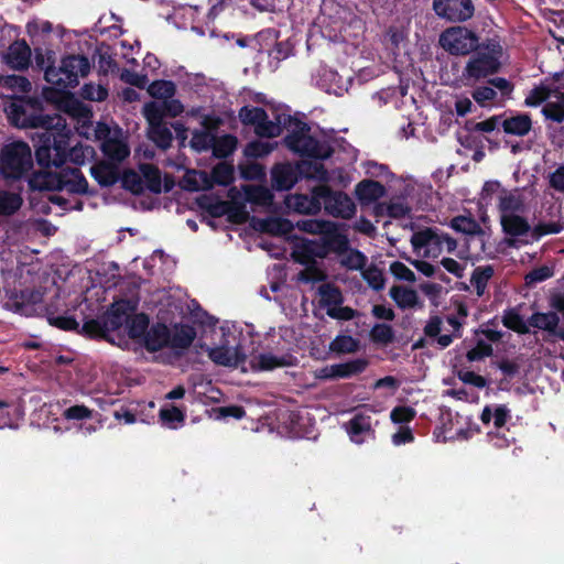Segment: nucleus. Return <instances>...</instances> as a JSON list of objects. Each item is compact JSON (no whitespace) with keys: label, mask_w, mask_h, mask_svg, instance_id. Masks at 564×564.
<instances>
[{"label":"nucleus","mask_w":564,"mask_h":564,"mask_svg":"<svg viewBox=\"0 0 564 564\" xmlns=\"http://www.w3.org/2000/svg\"><path fill=\"white\" fill-rule=\"evenodd\" d=\"M4 111L11 126L22 129L42 128L35 149V159L40 166H58L65 160L67 134L55 131L61 124L58 116L43 115V101L37 97H19L6 106Z\"/></svg>","instance_id":"f257e3e1"},{"label":"nucleus","mask_w":564,"mask_h":564,"mask_svg":"<svg viewBox=\"0 0 564 564\" xmlns=\"http://www.w3.org/2000/svg\"><path fill=\"white\" fill-rule=\"evenodd\" d=\"M40 166L33 171L28 178V188L34 192H57L65 189L69 194L86 195L89 193L88 182L78 167L61 166L58 171H51V167Z\"/></svg>","instance_id":"f03ea898"},{"label":"nucleus","mask_w":564,"mask_h":564,"mask_svg":"<svg viewBox=\"0 0 564 564\" xmlns=\"http://www.w3.org/2000/svg\"><path fill=\"white\" fill-rule=\"evenodd\" d=\"M282 129L289 131L283 142L292 152L311 159L326 160L334 153V148L327 141H319L310 135L311 127L288 113H283Z\"/></svg>","instance_id":"7ed1b4c3"},{"label":"nucleus","mask_w":564,"mask_h":564,"mask_svg":"<svg viewBox=\"0 0 564 564\" xmlns=\"http://www.w3.org/2000/svg\"><path fill=\"white\" fill-rule=\"evenodd\" d=\"M32 169V152L26 142L13 141L4 144L0 150V175L7 182L29 177Z\"/></svg>","instance_id":"20e7f679"},{"label":"nucleus","mask_w":564,"mask_h":564,"mask_svg":"<svg viewBox=\"0 0 564 564\" xmlns=\"http://www.w3.org/2000/svg\"><path fill=\"white\" fill-rule=\"evenodd\" d=\"M91 66L93 64L87 56L68 54L62 57L58 67L46 66L45 80L61 88H75L80 78L89 75Z\"/></svg>","instance_id":"39448f33"},{"label":"nucleus","mask_w":564,"mask_h":564,"mask_svg":"<svg viewBox=\"0 0 564 564\" xmlns=\"http://www.w3.org/2000/svg\"><path fill=\"white\" fill-rule=\"evenodd\" d=\"M441 47L453 56H467L480 48V36L471 29L453 25L445 29L438 39Z\"/></svg>","instance_id":"423d86ee"},{"label":"nucleus","mask_w":564,"mask_h":564,"mask_svg":"<svg viewBox=\"0 0 564 564\" xmlns=\"http://www.w3.org/2000/svg\"><path fill=\"white\" fill-rule=\"evenodd\" d=\"M327 215L335 218L350 219L356 214L354 200L341 191H334L326 185L315 187Z\"/></svg>","instance_id":"0eeeda50"},{"label":"nucleus","mask_w":564,"mask_h":564,"mask_svg":"<svg viewBox=\"0 0 564 564\" xmlns=\"http://www.w3.org/2000/svg\"><path fill=\"white\" fill-rule=\"evenodd\" d=\"M471 54L462 73V78L466 84L470 80L478 82L499 72L501 64L492 53L477 50Z\"/></svg>","instance_id":"6e6552de"},{"label":"nucleus","mask_w":564,"mask_h":564,"mask_svg":"<svg viewBox=\"0 0 564 564\" xmlns=\"http://www.w3.org/2000/svg\"><path fill=\"white\" fill-rule=\"evenodd\" d=\"M432 9L440 19L451 23H464L475 15L471 0H433Z\"/></svg>","instance_id":"1a4fd4ad"},{"label":"nucleus","mask_w":564,"mask_h":564,"mask_svg":"<svg viewBox=\"0 0 564 564\" xmlns=\"http://www.w3.org/2000/svg\"><path fill=\"white\" fill-rule=\"evenodd\" d=\"M528 324L546 333L542 337L545 343L554 344L558 339L564 341V327H558L560 316L556 312H535L528 318Z\"/></svg>","instance_id":"9d476101"},{"label":"nucleus","mask_w":564,"mask_h":564,"mask_svg":"<svg viewBox=\"0 0 564 564\" xmlns=\"http://www.w3.org/2000/svg\"><path fill=\"white\" fill-rule=\"evenodd\" d=\"M502 231L509 236L507 245L512 248H519L520 245L529 243L528 239L522 237L531 232V226L528 220L517 214L500 215Z\"/></svg>","instance_id":"9b49d317"},{"label":"nucleus","mask_w":564,"mask_h":564,"mask_svg":"<svg viewBox=\"0 0 564 564\" xmlns=\"http://www.w3.org/2000/svg\"><path fill=\"white\" fill-rule=\"evenodd\" d=\"M43 293L34 288H24L21 290H14L6 307L21 315H32L35 311L34 306L42 302Z\"/></svg>","instance_id":"f8f14e48"},{"label":"nucleus","mask_w":564,"mask_h":564,"mask_svg":"<svg viewBox=\"0 0 564 564\" xmlns=\"http://www.w3.org/2000/svg\"><path fill=\"white\" fill-rule=\"evenodd\" d=\"M315 256H322L316 253L310 245H304L301 251L296 254L295 260L305 265V269L299 272L297 280L303 283H315L323 282L327 279V274L321 269L316 261Z\"/></svg>","instance_id":"ddd939ff"},{"label":"nucleus","mask_w":564,"mask_h":564,"mask_svg":"<svg viewBox=\"0 0 564 564\" xmlns=\"http://www.w3.org/2000/svg\"><path fill=\"white\" fill-rule=\"evenodd\" d=\"M208 357L218 366L224 367H238L243 364L247 359L246 354L242 351L240 346L230 348L227 346H219L212 348L208 352Z\"/></svg>","instance_id":"4468645a"},{"label":"nucleus","mask_w":564,"mask_h":564,"mask_svg":"<svg viewBox=\"0 0 564 564\" xmlns=\"http://www.w3.org/2000/svg\"><path fill=\"white\" fill-rule=\"evenodd\" d=\"M297 180V172L291 163H278L271 170V185L275 191H289Z\"/></svg>","instance_id":"2eb2a0df"},{"label":"nucleus","mask_w":564,"mask_h":564,"mask_svg":"<svg viewBox=\"0 0 564 564\" xmlns=\"http://www.w3.org/2000/svg\"><path fill=\"white\" fill-rule=\"evenodd\" d=\"M133 310L134 306L131 305L128 300L117 301L111 304L110 308L104 316L106 325H108V329L115 332L121 328L122 325H126Z\"/></svg>","instance_id":"dca6fc26"},{"label":"nucleus","mask_w":564,"mask_h":564,"mask_svg":"<svg viewBox=\"0 0 564 564\" xmlns=\"http://www.w3.org/2000/svg\"><path fill=\"white\" fill-rule=\"evenodd\" d=\"M252 226L256 230L272 236H284L293 231L291 220L282 217L252 218Z\"/></svg>","instance_id":"f3484780"},{"label":"nucleus","mask_w":564,"mask_h":564,"mask_svg":"<svg viewBox=\"0 0 564 564\" xmlns=\"http://www.w3.org/2000/svg\"><path fill=\"white\" fill-rule=\"evenodd\" d=\"M286 205L299 214L315 215L322 208V199L313 189L312 195L294 194L286 198Z\"/></svg>","instance_id":"a211bd4d"},{"label":"nucleus","mask_w":564,"mask_h":564,"mask_svg":"<svg viewBox=\"0 0 564 564\" xmlns=\"http://www.w3.org/2000/svg\"><path fill=\"white\" fill-rule=\"evenodd\" d=\"M143 345L150 352L170 348V328L163 323L153 324L144 335Z\"/></svg>","instance_id":"6ab92c4d"},{"label":"nucleus","mask_w":564,"mask_h":564,"mask_svg":"<svg viewBox=\"0 0 564 564\" xmlns=\"http://www.w3.org/2000/svg\"><path fill=\"white\" fill-rule=\"evenodd\" d=\"M6 59L7 64L13 69H26L30 65L31 48L25 41H17L9 46Z\"/></svg>","instance_id":"aec40b11"},{"label":"nucleus","mask_w":564,"mask_h":564,"mask_svg":"<svg viewBox=\"0 0 564 564\" xmlns=\"http://www.w3.org/2000/svg\"><path fill=\"white\" fill-rule=\"evenodd\" d=\"M196 338V330L188 324H174L170 329V348L172 349H187L192 346Z\"/></svg>","instance_id":"412c9836"},{"label":"nucleus","mask_w":564,"mask_h":564,"mask_svg":"<svg viewBox=\"0 0 564 564\" xmlns=\"http://www.w3.org/2000/svg\"><path fill=\"white\" fill-rule=\"evenodd\" d=\"M386 194V187L378 181L366 178L355 187V195L361 204H370Z\"/></svg>","instance_id":"4be33fe9"},{"label":"nucleus","mask_w":564,"mask_h":564,"mask_svg":"<svg viewBox=\"0 0 564 564\" xmlns=\"http://www.w3.org/2000/svg\"><path fill=\"white\" fill-rule=\"evenodd\" d=\"M503 132L511 135L524 137L532 129V119L528 113H518L501 122Z\"/></svg>","instance_id":"5701e85b"},{"label":"nucleus","mask_w":564,"mask_h":564,"mask_svg":"<svg viewBox=\"0 0 564 564\" xmlns=\"http://www.w3.org/2000/svg\"><path fill=\"white\" fill-rule=\"evenodd\" d=\"M101 151L112 162L120 163L130 155L127 143L119 139L106 138L101 143Z\"/></svg>","instance_id":"b1692460"},{"label":"nucleus","mask_w":564,"mask_h":564,"mask_svg":"<svg viewBox=\"0 0 564 564\" xmlns=\"http://www.w3.org/2000/svg\"><path fill=\"white\" fill-rule=\"evenodd\" d=\"M283 112L274 113V119L270 120L268 113L265 112L264 120H261L253 129L254 133L260 138H275L282 132L283 124Z\"/></svg>","instance_id":"393cba45"},{"label":"nucleus","mask_w":564,"mask_h":564,"mask_svg":"<svg viewBox=\"0 0 564 564\" xmlns=\"http://www.w3.org/2000/svg\"><path fill=\"white\" fill-rule=\"evenodd\" d=\"M196 204L200 209L207 212L214 218L227 215L229 207V202L215 198L207 194L198 196L196 198Z\"/></svg>","instance_id":"a878e982"},{"label":"nucleus","mask_w":564,"mask_h":564,"mask_svg":"<svg viewBox=\"0 0 564 564\" xmlns=\"http://www.w3.org/2000/svg\"><path fill=\"white\" fill-rule=\"evenodd\" d=\"M238 139L234 134H224L220 137H216L214 134L213 140V155L217 159H226L230 156L237 149Z\"/></svg>","instance_id":"bb28decb"},{"label":"nucleus","mask_w":564,"mask_h":564,"mask_svg":"<svg viewBox=\"0 0 564 564\" xmlns=\"http://www.w3.org/2000/svg\"><path fill=\"white\" fill-rule=\"evenodd\" d=\"M389 295L402 310L414 307L419 302L416 291L402 285H393L389 291Z\"/></svg>","instance_id":"cd10ccee"},{"label":"nucleus","mask_w":564,"mask_h":564,"mask_svg":"<svg viewBox=\"0 0 564 564\" xmlns=\"http://www.w3.org/2000/svg\"><path fill=\"white\" fill-rule=\"evenodd\" d=\"M246 200L258 206H270L273 203V194L262 185H246L243 187Z\"/></svg>","instance_id":"c85d7f7f"},{"label":"nucleus","mask_w":564,"mask_h":564,"mask_svg":"<svg viewBox=\"0 0 564 564\" xmlns=\"http://www.w3.org/2000/svg\"><path fill=\"white\" fill-rule=\"evenodd\" d=\"M317 292L321 296V307H334L341 305L344 302V296L340 289L333 283H324L319 285Z\"/></svg>","instance_id":"c756f323"},{"label":"nucleus","mask_w":564,"mask_h":564,"mask_svg":"<svg viewBox=\"0 0 564 564\" xmlns=\"http://www.w3.org/2000/svg\"><path fill=\"white\" fill-rule=\"evenodd\" d=\"M91 176L100 186H112L119 180L117 170L108 163L101 162L90 170Z\"/></svg>","instance_id":"7c9ffc66"},{"label":"nucleus","mask_w":564,"mask_h":564,"mask_svg":"<svg viewBox=\"0 0 564 564\" xmlns=\"http://www.w3.org/2000/svg\"><path fill=\"white\" fill-rule=\"evenodd\" d=\"M150 319L145 313L131 315L126 323L128 336L131 339H143L149 330Z\"/></svg>","instance_id":"2f4dec72"},{"label":"nucleus","mask_w":564,"mask_h":564,"mask_svg":"<svg viewBox=\"0 0 564 564\" xmlns=\"http://www.w3.org/2000/svg\"><path fill=\"white\" fill-rule=\"evenodd\" d=\"M451 227L457 231L467 236H481L484 230L479 223L470 216H456L451 220Z\"/></svg>","instance_id":"473e14b6"},{"label":"nucleus","mask_w":564,"mask_h":564,"mask_svg":"<svg viewBox=\"0 0 564 564\" xmlns=\"http://www.w3.org/2000/svg\"><path fill=\"white\" fill-rule=\"evenodd\" d=\"M368 367V360L364 358H357L343 364L333 365V369L336 378H351L362 373Z\"/></svg>","instance_id":"72a5a7b5"},{"label":"nucleus","mask_w":564,"mask_h":564,"mask_svg":"<svg viewBox=\"0 0 564 564\" xmlns=\"http://www.w3.org/2000/svg\"><path fill=\"white\" fill-rule=\"evenodd\" d=\"M502 324L508 329H511L520 335L530 333L528 321L525 322L517 308H507L503 311Z\"/></svg>","instance_id":"f704fd0d"},{"label":"nucleus","mask_w":564,"mask_h":564,"mask_svg":"<svg viewBox=\"0 0 564 564\" xmlns=\"http://www.w3.org/2000/svg\"><path fill=\"white\" fill-rule=\"evenodd\" d=\"M150 140L161 150H167L172 145L173 134L166 123L149 127Z\"/></svg>","instance_id":"c9c22d12"},{"label":"nucleus","mask_w":564,"mask_h":564,"mask_svg":"<svg viewBox=\"0 0 564 564\" xmlns=\"http://www.w3.org/2000/svg\"><path fill=\"white\" fill-rule=\"evenodd\" d=\"M348 434L351 441L361 443V435L371 432V417L369 415L356 414L348 422Z\"/></svg>","instance_id":"e433bc0d"},{"label":"nucleus","mask_w":564,"mask_h":564,"mask_svg":"<svg viewBox=\"0 0 564 564\" xmlns=\"http://www.w3.org/2000/svg\"><path fill=\"white\" fill-rule=\"evenodd\" d=\"M143 185L154 194L162 192V175L158 166L153 164L141 165Z\"/></svg>","instance_id":"4c0bfd02"},{"label":"nucleus","mask_w":564,"mask_h":564,"mask_svg":"<svg viewBox=\"0 0 564 564\" xmlns=\"http://www.w3.org/2000/svg\"><path fill=\"white\" fill-rule=\"evenodd\" d=\"M23 205L20 193L0 191V216H11Z\"/></svg>","instance_id":"58836bf2"},{"label":"nucleus","mask_w":564,"mask_h":564,"mask_svg":"<svg viewBox=\"0 0 564 564\" xmlns=\"http://www.w3.org/2000/svg\"><path fill=\"white\" fill-rule=\"evenodd\" d=\"M495 271L491 265L477 267L470 276V283L475 288L478 296H482L489 280L492 278Z\"/></svg>","instance_id":"ea45409f"},{"label":"nucleus","mask_w":564,"mask_h":564,"mask_svg":"<svg viewBox=\"0 0 564 564\" xmlns=\"http://www.w3.org/2000/svg\"><path fill=\"white\" fill-rule=\"evenodd\" d=\"M360 343L350 335H337L329 344V350L336 354H354L359 349Z\"/></svg>","instance_id":"a19ab883"},{"label":"nucleus","mask_w":564,"mask_h":564,"mask_svg":"<svg viewBox=\"0 0 564 564\" xmlns=\"http://www.w3.org/2000/svg\"><path fill=\"white\" fill-rule=\"evenodd\" d=\"M411 243L414 251H421L423 248L438 245V232L432 228L416 231L411 237Z\"/></svg>","instance_id":"79ce46f5"},{"label":"nucleus","mask_w":564,"mask_h":564,"mask_svg":"<svg viewBox=\"0 0 564 564\" xmlns=\"http://www.w3.org/2000/svg\"><path fill=\"white\" fill-rule=\"evenodd\" d=\"M148 93L155 99L165 100L175 95L176 86L172 80L159 79L149 85Z\"/></svg>","instance_id":"37998d69"},{"label":"nucleus","mask_w":564,"mask_h":564,"mask_svg":"<svg viewBox=\"0 0 564 564\" xmlns=\"http://www.w3.org/2000/svg\"><path fill=\"white\" fill-rule=\"evenodd\" d=\"M212 180L215 184L221 186L230 185L234 180V166L227 162H219L212 169Z\"/></svg>","instance_id":"c03bdc74"},{"label":"nucleus","mask_w":564,"mask_h":564,"mask_svg":"<svg viewBox=\"0 0 564 564\" xmlns=\"http://www.w3.org/2000/svg\"><path fill=\"white\" fill-rule=\"evenodd\" d=\"M324 246L327 250L343 256L349 250V239L346 235L334 231L325 236Z\"/></svg>","instance_id":"a18cd8bd"},{"label":"nucleus","mask_w":564,"mask_h":564,"mask_svg":"<svg viewBox=\"0 0 564 564\" xmlns=\"http://www.w3.org/2000/svg\"><path fill=\"white\" fill-rule=\"evenodd\" d=\"M265 112L261 107L243 106L238 111V118L243 126L254 128L261 120H264Z\"/></svg>","instance_id":"49530a36"},{"label":"nucleus","mask_w":564,"mask_h":564,"mask_svg":"<svg viewBox=\"0 0 564 564\" xmlns=\"http://www.w3.org/2000/svg\"><path fill=\"white\" fill-rule=\"evenodd\" d=\"M370 340L378 345H389L394 340V332L391 325L379 323L373 325L370 330Z\"/></svg>","instance_id":"de8ad7c7"},{"label":"nucleus","mask_w":564,"mask_h":564,"mask_svg":"<svg viewBox=\"0 0 564 564\" xmlns=\"http://www.w3.org/2000/svg\"><path fill=\"white\" fill-rule=\"evenodd\" d=\"M503 195L499 198V212L501 215L516 214L522 210L523 202L521 198L512 193H508L506 189L502 191Z\"/></svg>","instance_id":"09e8293b"},{"label":"nucleus","mask_w":564,"mask_h":564,"mask_svg":"<svg viewBox=\"0 0 564 564\" xmlns=\"http://www.w3.org/2000/svg\"><path fill=\"white\" fill-rule=\"evenodd\" d=\"M343 256L345 257L340 260V264L348 270L362 271L368 261L367 257L358 249L349 248Z\"/></svg>","instance_id":"8fccbe9b"},{"label":"nucleus","mask_w":564,"mask_h":564,"mask_svg":"<svg viewBox=\"0 0 564 564\" xmlns=\"http://www.w3.org/2000/svg\"><path fill=\"white\" fill-rule=\"evenodd\" d=\"M0 86L23 94H26L32 89L31 82L26 77L21 75H1Z\"/></svg>","instance_id":"3c124183"},{"label":"nucleus","mask_w":564,"mask_h":564,"mask_svg":"<svg viewBox=\"0 0 564 564\" xmlns=\"http://www.w3.org/2000/svg\"><path fill=\"white\" fill-rule=\"evenodd\" d=\"M362 278L372 290L377 292L383 290L386 279L382 270H380L377 265L371 264L367 269H364Z\"/></svg>","instance_id":"603ef678"},{"label":"nucleus","mask_w":564,"mask_h":564,"mask_svg":"<svg viewBox=\"0 0 564 564\" xmlns=\"http://www.w3.org/2000/svg\"><path fill=\"white\" fill-rule=\"evenodd\" d=\"M213 140L214 133H209L208 131L203 130H194L192 133L189 145L193 150L200 153L203 151L212 149Z\"/></svg>","instance_id":"864d4df0"},{"label":"nucleus","mask_w":564,"mask_h":564,"mask_svg":"<svg viewBox=\"0 0 564 564\" xmlns=\"http://www.w3.org/2000/svg\"><path fill=\"white\" fill-rule=\"evenodd\" d=\"M501 116H492L484 121L476 122L474 120H467L465 122V130L468 132H492L497 129L500 123Z\"/></svg>","instance_id":"5fc2aeb1"},{"label":"nucleus","mask_w":564,"mask_h":564,"mask_svg":"<svg viewBox=\"0 0 564 564\" xmlns=\"http://www.w3.org/2000/svg\"><path fill=\"white\" fill-rule=\"evenodd\" d=\"M273 151V145L269 142H263L260 140H254L249 143L243 149V154L250 159H259L264 158Z\"/></svg>","instance_id":"6e6d98bb"},{"label":"nucleus","mask_w":564,"mask_h":564,"mask_svg":"<svg viewBox=\"0 0 564 564\" xmlns=\"http://www.w3.org/2000/svg\"><path fill=\"white\" fill-rule=\"evenodd\" d=\"M143 115L150 126L164 123L163 119L165 116L162 102L150 101L143 107Z\"/></svg>","instance_id":"4d7b16f0"},{"label":"nucleus","mask_w":564,"mask_h":564,"mask_svg":"<svg viewBox=\"0 0 564 564\" xmlns=\"http://www.w3.org/2000/svg\"><path fill=\"white\" fill-rule=\"evenodd\" d=\"M80 96L89 101H104L108 97V89L101 85L87 83L82 87Z\"/></svg>","instance_id":"13d9d810"},{"label":"nucleus","mask_w":564,"mask_h":564,"mask_svg":"<svg viewBox=\"0 0 564 564\" xmlns=\"http://www.w3.org/2000/svg\"><path fill=\"white\" fill-rule=\"evenodd\" d=\"M82 332L89 337H105L108 332H111L108 329V325H106V321L102 317L101 319H88L84 323L82 327Z\"/></svg>","instance_id":"bf43d9fd"},{"label":"nucleus","mask_w":564,"mask_h":564,"mask_svg":"<svg viewBox=\"0 0 564 564\" xmlns=\"http://www.w3.org/2000/svg\"><path fill=\"white\" fill-rule=\"evenodd\" d=\"M256 360L257 365L252 362V367L261 371L273 370L285 365L282 358H279L272 354H260L258 357H256Z\"/></svg>","instance_id":"052dcab7"},{"label":"nucleus","mask_w":564,"mask_h":564,"mask_svg":"<svg viewBox=\"0 0 564 564\" xmlns=\"http://www.w3.org/2000/svg\"><path fill=\"white\" fill-rule=\"evenodd\" d=\"M122 186L133 194H141L143 192V180L134 171H126L122 175Z\"/></svg>","instance_id":"680f3d73"},{"label":"nucleus","mask_w":564,"mask_h":564,"mask_svg":"<svg viewBox=\"0 0 564 564\" xmlns=\"http://www.w3.org/2000/svg\"><path fill=\"white\" fill-rule=\"evenodd\" d=\"M416 411L412 406L398 405L390 412V419L394 424L410 423L415 419Z\"/></svg>","instance_id":"e2e57ef3"},{"label":"nucleus","mask_w":564,"mask_h":564,"mask_svg":"<svg viewBox=\"0 0 564 564\" xmlns=\"http://www.w3.org/2000/svg\"><path fill=\"white\" fill-rule=\"evenodd\" d=\"M543 116L556 123L564 122V102L563 101H550L542 108Z\"/></svg>","instance_id":"0e129e2a"},{"label":"nucleus","mask_w":564,"mask_h":564,"mask_svg":"<svg viewBox=\"0 0 564 564\" xmlns=\"http://www.w3.org/2000/svg\"><path fill=\"white\" fill-rule=\"evenodd\" d=\"M232 224L242 225L249 220V213L242 203H229L228 213L226 215Z\"/></svg>","instance_id":"69168bd1"},{"label":"nucleus","mask_w":564,"mask_h":564,"mask_svg":"<svg viewBox=\"0 0 564 564\" xmlns=\"http://www.w3.org/2000/svg\"><path fill=\"white\" fill-rule=\"evenodd\" d=\"M160 420L169 427H175V423L184 422L185 414L181 409L171 406L169 409L160 410Z\"/></svg>","instance_id":"338daca9"},{"label":"nucleus","mask_w":564,"mask_h":564,"mask_svg":"<svg viewBox=\"0 0 564 564\" xmlns=\"http://www.w3.org/2000/svg\"><path fill=\"white\" fill-rule=\"evenodd\" d=\"M494 352L492 346L482 339H479L475 347L469 349L466 354L468 361H479L485 357L491 356Z\"/></svg>","instance_id":"774afa93"}]
</instances>
